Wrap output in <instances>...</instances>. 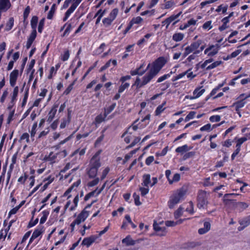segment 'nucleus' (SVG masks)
Instances as JSON below:
<instances>
[{"mask_svg":"<svg viewBox=\"0 0 250 250\" xmlns=\"http://www.w3.org/2000/svg\"><path fill=\"white\" fill-rule=\"evenodd\" d=\"M166 63L164 58L160 57L153 62L148 72L142 78L143 85L147 84L155 77Z\"/></svg>","mask_w":250,"mask_h":250,"instance_id":"obj_1","label":"nucleus"},{"mask_svg":"<svg viewBox=\"0 0 250 250\" xmlns=\"http://www.w3.org/2000/svg\"><path fill=\"white\" fill-rule=\"evenodd\" d=\"M209 193L206 191L200 190L197 195V207L199 209L206 208L208 204V197Z\"/></svg>","mask_w":250,"mask_h":250,"instance_id":"obj_2","label":"nucleus"},{"mask_svg":"<svg viewBox=\"0 0 250 250\" xmlns=\"http://www.w3.org/2000/svg\"><path fill=\"white\" fill-rule=\"evenodd\" d=\"M186 194V191L181 188L174 193L170 197V199L168 202V207L170 208H173L175 205L178 204L181 200L183 199Z\"/></svg>","mask_w":250,"mask_h":250,"instance_id":"obj_3","label":"nucleus"},{"mask_svg":"<svg viewBox=\"0 0 250 250\" xmlns=\"http://www.w3.org/2000/svg\"><path fill=\"white\" fill-rule=\"evenodd\" d=\"M100 152L96 153L91 159L89 166L91 167L98 169L101 167L100 158L98 157Z\"/></svg>","mask_w":250,"mask_h":250,"instance_id":"obj_4","label":"nucleus"},{"mask_svg":"<svg viewBox=\"0 0 250 250\" xmlns=\"http://www.w3.org/2000/svg\"><path fill=\"white\" fill-rule=\"evenodd\" d=\"M202 43V41L200 40H198L196 42H194L191 43L189 46L186 47L185 50H186L189 54L197 51V49L199 47L200 45Z\"/></svg>","mask_w":250,"mask_h":250,"instance_id":"obj_5","label":"nucleus"},{"mask_svg":"<svg viewBox=\"0 0 250 250\" xmlns=\"http://www.w3.org/2000/svg\"><path fill=\"white\" fill-rule=\"evenodd\" d=\"M88 212L85 209H83L78 216L77 218L75 219L77 222V225L80 224L82 222H84L85 220L88 216Z\"/></svg>","mask_w":250,"mask_h":250,"instance_id":"obj_6","label":"nucleus"},{"mask_svg":"<svg viewBox=\"0 0 250 250\" xmlns=\"http://www.w3.org/2000/svg\"><path fill=\"white\" fill-rule=\"evenodd\" d=\"M19 75V70L15 69L10 74V83L11 86H14L16 84L17 78Z\"/></svg>","mask_w":250,"mask_h":250,"instance_id":"obj_7","label":"nucleus"},{"mask_svg":"<svg viewBox=\"0 0 250 250\" xmlns=\"http://www.w3.org/2000/svg\"><path fill=\"white\" fill-rule=\"evenodd\" d=\"M98 236L91 235L89 237L84 238L82 243V245L89 247L97 239Z\"/></svg>","mask_w":250,"mask_h":250,"instance_id":"obj_8","label":"nucleus"},{"mask_svg":"<svg viewBox=\"0 0 250 250\" xmlns=\"http://www.w3.org/2000/svg\"><path fill=\"white\" fill-rule=\"evenodd\" d=\"M239 223L241 226L243 227L240 228V227L238 228L239 230H242L245 228L247 227L249 225H250V215L244 217V218L240 220L239 221Z\"/></svg>","mask_w":250,"mask_h":250,"instance_id":"obj_9","label":"nucleus"},{"mask_svg":"<svg viewBox=\"0 0 250 250\" xmlns=\"http://www.w3.org/2000/svg\"><path fill=\"white\" fill-rule=\"evenodd\" d=\"M11 6L9 0H0V10L6 11Z\"/></svg>","mask_w":250,"mask_h":250,"instance_id":"obj_10","label":"nucleus"},{"mask_svg":"<svg viewBox=\"0 0 250 250\" xmlns=\"http://www.w3.org/2000/svg\"><path fill=\"white\" fill-rule=\"evenodd\" d=\"M58 105H54L48 114L47 122L50 123L54 119L57 111Z\"/></svg>","mask_w":250,"mask_h":250,"instance_id":"obj_11","label":"nucleus"},{"mask_svg":"<svg viewBox=\"0 0 250 250\" xmlns=\"http://www.w3.org/2000/svg\"><path fill=\"white\" fill-rule=\"evenodd\" d=\"M36 36H37V32H31V33L30 34V35L28 39V40L27 41V43H26V45L27 49L30 48L33 42L35 40Z\"/></svg>","mask_w":250,"mask_h":250,"instance_id":"obj_12","label":"nucleus"},{"mask_svg":"<svg viewBox=\"0 0 250 250\" xmlns=\"http://www.w3.org/2000/svg\"><path fill=\"white\" fill-rule=\"evenodd\" d=\"M153 228L154 230L156 231H162L161 233L158 234L159 236H162L166 235V231L165 227H161L158 224H157L156 222H154L153 224Z\"/></svg>","mask_w":250,"mask_h":250,"instance_id":"obj_13","label":"nucleus"},{"mask_svg":"<svg viewBox=\"0 0 250 250\" xmlns=\"http://www.w3.org/2000/svg\"><path fill=\"white\" fill-rule=\"evenodd\" d=\"M151 180H150V175L149 174H145L143 176V182L142 185L146 187H148V186H150Z\"/></svg>","mask_w":250,"mask_h":250,"instance_id":"obj_14","label":"nucleus"},{"mask_svg":"<svg viewBox=\"0 0 250 250\" xmlns=\"http://www.w3.org/2000/svg\"><path fill=\"white\" fill-rule=\"evenodd\" d=\"M77 6H76L75 4L73 3L71 5L70 8L67 10V11L65 13L64 17L63 18V21H65L68 17L70 16L71 13H72L76 9Z\"/></svg>","mask_w":250,"mask_h":250,"instance_id":"obj_15","label":"nucleus"},{"mask_svg":"<svg viewBox=\"0 0 250 250\" xmlns=\"http://www.w3.org/2000/svg\"><path fill=\"white\" fill-rule=\"evenodd\" d=\"M201 245V243L199 242H196V241L188 242L185 244V248L188 250H190V249H194L197 247L200 246Z\"/></svg>","mask_w":250,"mask_h":250,"instance_id":"obj_16","label":"nucleus"},{"mask_svg":"<svg viewBox=\"0 0 250 250\" xmlns=\"http://www.w3.org/2000/svg\"><path fill=\"white\" fill-rule=\"evenodd\" d=\"M122 242L127 246H133L136 243V241L133 240L130 235H127L125 238L122 240Z\"/></svg>","mask_w":250,"mask_h":250,"instance_id":"obj_17","label":"nucleus"},{"mask_svg":"<svg viewBox=\"0 0 250 250\" xmlns=\"http://www.w3.org/2000/svg\"><path fill=\"white\" fill-rule=\"evenodd\" d=\"M235 204L236 208L240 212L243 211L249 207L248 204L245 202H240L236 203Z\"/></svg>","mask_w":250,"mask_h":250,"instance_id":"obj_18","label":"nucleus"},{"mask_svg":"<svg viewBox=\"0 0 250 250\" xmlns=\"http://www.w3.org/2000/svg\"><path fill=\"white\" fill-rule=\"evenodd\" d=\"M38 21V18L37 16H34L32 18V19L31 20V26L33 29L32 32H37L36 27H37Z\"/></svg>","mask_w":250,"mask_h":250,"instance_id":"obj_19","label":"nucleus"},{"mask_svg":"<svg viewBox=\"0 0 250 250\" xmlns=\"http://www.w3.org/2000/svg\"><path fill=\"white\" fill-rule=\"evenodd\" d=\"M43 227L41 226L39 228L36 229L32 236V238H37L38 237H39L43 232Z\"/></svg>","mask_w":250,"mask_h":250,"instance_id":"obj_20","label":"nucleus"},{"mask_svg":"<svg viewBox=\"0 0 250 250\" xmlns=\"http://www.w3.org/2000/svg\"><path fill=\"white\" fill-rule=\"evenodd\" d=\"M245 104L246 102H244L243 99L234 103L232 106H235L236 111L238 112L239 111V109L243 107Z\"/></svg>","mask_w":250,"mask_h":250,"instance_id":"obj_21","label":"nucleus"},{"mask_svg":"<svg viewBox=\"0 0 250 250\" xmlns=\"http://www.w3.org/2000/svg\"><path fill=\"white\" fill-rule=\"evenodd\" d=\"M190 148L188 147L187 145H185L182 146L177 147L175 151L177 153H183L189 150Z\"/></svg>","mask_w":250,"mask_h":250,"instance_id":"obj_22","label":"nucleus"},{"mask_svg":"<svg viewBox=\"0 0 250 250\" xmlns=\"http://www.w3.org/2000/svg\"><path fill=\"white\" fill-rule=\"evenodd\" d=\"M97 171L98 169L90 167V169L88 170L87 174L90 178H93L97 175Z\"/></svg>","mask_w":250,"mask_h":250,"instance_id":"obj_23","label":"nucleus"},{"mask_svg":"<svg viewBox=\"0 0 250 250\" xmlns=\"http://www.w3.org/2000/svg\"><path fill=\"white\" fill-rule=\"evenodd\" d=\"M184 34L182 33H175L172 36V39L175 42H180L184 38Z\"/></svg>","mask_w":250,"mask_h":250,"instance_id":"obj_24","label":"nucleus"},{"mask_svg":"<svg viewBox=\"0 0 250 250\" xmlns=\"http://www.w3.org/2000/svg\"><path fill=\"white\" fill-rule=\"evenodd\" d=\"M166 102H164L162 104L159 105L155 110V115L156 116L160 114L165 109L164 106L166 104Z\"/></svg>","mask_w":250,"mask_h":250,"instance_id":"obj_25","label":"nucleus"},{"mask_svg":"<svg viewBox=\"0 0 250 250\" xmlns=\"http://www.w3.org/2000/svg\"><path fill=\"white\" fill-rule=\"evenodd\" d=\"M205 91L204 89L200 90V88H196L193 91V95L195 98H198L201 96Z\"/></svg>","mask_w":250,"mask_h":250,"instance_id":"obj_26","label":"nucleus"},{"mask_svg":"<svg viewBox=\"0 0 250 250\" xmlns=\"http://www.w3.org/2000/svg\"><path fill=\"white\" fill-rule=\"evenodd\" d=\"M116 104L114 103L110 106L106 108H104V116H107L110 113H111L116 106Z\"/></svg>","mask_w":250,"mask_h":250,"instance_id":"obj_27","label":"nucleus"},{"mask_svg":"<svg viewBox=\"0 0 250 250\" xmlns=\"http://www.w3.org/2000/svg\"><path fill=\"white\" fill-rule=\"evenodd\" d=\"M14 20L13 18H10L9 19V21L6 25L5 30L9 31L12 29L14 25Z\"/></svg>","mask_w":250,"mask_h":250,"instance_id":"obj_28","label":"nucleus"},{"mask_svg":"<svg viewBox=\"0 0 250 250\" xmlns=\"http://www.w3.org/2000/svg\"><path fill=\"white\" fill-rule=\"evenodd\" d=\"M106 117V116H104V115L101 114L96 117L95 121L96 124H100L104 121Z\"/></svg>","mask_w":250,"mask_h":250,"instance_id":"obj_29","label":"nucleus"},{"mask_svg":"<svg viewBox=\"0 0 250 250\" xmlns=\"http://www.w3.org/2000/svg\"><path fill=\"white\" fill-rule=\"evenodd\" d=\"M42 216L40 219V224H43L46 220L48 215H49V211L47 210H44L42 212Z\"/></svg>","mask_w":250,"mask_h":250,"instance_id":"obj_30","label":"nucleus"},{"mask_svg":"<svg viewBox=\"0 0 250 250\" xmlns=\"http://www.w3.org/2000/svg\"><path fill=\"white\" fill-rule=\"evenodd\" d=\"M118 13V10L117 8H115L113 9L111 12H110L108 18L111 19L113 21L115 20L116 18L117 14Z\"/></svg>","mask_w":250,"mask_h":250,"instance_id":"obj_31","label":"nucleus"},{"mask_svg":"<svg viewBox=\"0 0 250 250\" xmlns=\"http://www.w3.org/2000/svg\"><path fill=\"white\" fill-rule=\"evenodd\" d=\"M58 154V153H56V154H53V153L52 152H51L48 156L46 157V160L48 161H50L52 163L55 162V160L57 158V155Z\"/></svg>","mask_w":250,"mask_h":250,"instance_id":"obj_32","label":"nucleus"},{"mask_svg":"<svg viewBox=\"0 0 250 250\" xmlns=\"http://www.w3.org/2000/svg\"><path fill=\"white\" fill-rule=\"evenodd\" d=\"M70 121V117L69 116V115H68L67 119H65V118H63L62 119V121L60 125V128H65V126H66V125L69 123Z\"/></svg>","mask_w":250,"mask_h":250,"instance_id":"obj_33","label":"nucleus"},{"mask_svg":"<svg viewBox=\"0 0 250 250\" xmlns=\"http://www.w3.org/2000/svg\"><path fill=\"white\" fill-rule=\"evenodd\" d=\"M222 63V61H216L214 62H213L212 63H211V64H210L209 65H208V66H207V67L206 68V69L207 70H210V69H213L217 66H218V65H219L220 64H221Z\"/></svg>","mask_w":250,"mask_h":250,"instance_id":"obj_34","label":"nucleus"},{"mask_svg":"<svg viewBox=\"0 0 250 250\" xmlns=\"http://www.w3.org/2000/svg\"><path fill=\"white\" fill-rule=\"evenodd\" d=\"M143 21V19L141 17H137L136 18H133L130 22L132 24H139L141 23Z\"/></svg>","mask_w":250,"mask_h":250,"instance_id":"obj_35","label":"nucleus"},{"mask_svg":"<svg viewBox=\"0 0 250 250\" xmlns=\"http://www.w3.org/2000/svg\"><path fill=\"white\" fill-rule=\"evenodd\" d=\"M180 175L178 173L174 175L172 180L168 179V182L170 184H172L173 182H178L180 180Z\"/></svg>","mask_w":250,"mask_h":250,"instance_id":"obj_36","label":"nucleus"},{"mask_svg":"<svg viewBox=\"0 0 250 250\" xmlns=\"http://www.w3.org/2000/svg\"><path fill=\"white\" fill-rule=\"evenodd\" d=\"M139 190L141 192V194L142 196H145L149 192V188L148 187H140Z\"/></svg>","mask_w":250,"mask_h":250,"instance_id":"obj_37","label":"nucleus"},{"mask_svg":"<svg viewBox=\"0 0 250 250\" xmlns=\"http://www.w3.org/2000/svg\"><path fill=\"white\" fill-rule=\"evenodd\" d=\"M129 86V83H122L121 86L119 87L118 92L119 93H122L126 88H127Z\"/></svg>","mask_w":250,"mask_h":250,"instance_id":"obj_38","label":"nucleus"},{"mask_svg":"<svg viewBox=\"0 0 250 250\" xmlns=\"http://www.w3.org/2000/svg\"><path fill=\"white\" fill-rule=\"evenodd\" d=\"M18 92H19L18 86L15 87L14 90H13L12 97V100H11L12 103H13L15 101V100H16V99L17 97L18 94Z\"/></svg>","mask_w":250,"mask_h":250,"instance_id":"obj_39","label":"nucleus"},{"mask_svg":"<svg viewBox=\"0 0 250 250\" xmlns=\"http://www.w3.org/2000/svg\"><path fill=\"white\" fill-rule=\"evenodd\" d=\"M55 4H54L51 8V9L49 11V13L47 15V19H52L53 17L54 14L55 13Z\"/></svg>","mask_w":250,"mask_h":250,"instance_id":"obj_40","label":"nucleus"},{"mask_svg":"<svg viewBox=\"0 0 250 250\" xmlns=\"http://www.w3.org/2000/svg\"><path fill=\"white\" fill-rule=\"evenodd\" d=\"M172 73V72H170V73L169 74H165L164 75H163V76H161L160 77V78H158V79L157 80V83H161V82H162L163 81H164V80H166L167 78H169L171 76V74Z\"/></svg>","mask_w":250,"mask_h":250,"instance_id":"obj_41","label":"nucleus"},{"mask_svg":"<svg viewBox=\"0 0 250 250\" xmlns=\"http://www.w3.org/2000/svg\"><path fill=\"white\" fill-rule=\"evenodd\" d=\"M44 22H45V19L44 18L42 19L40 21L39 24V26H38V32L39 33H41L42 32V29L43 28L44 25Z\"/></svg>","mask_w":250,"mask_h":250,"instance_id":"obj_42","label":"nucleus"},{"mask_svg":"<svg viewBox=\"0 0 250 250\" xmlns=\"http://www.w3.org/2000/svg\"><path fill=\"white\" fill-rule=\"evenodd\" d=\"M112 21H113L108 17L104 18L103 20V22L105 27H108L110 25Z\"/></svg>","mask_w":250,"mask_h":250,"instance_id":"obj_43","label":"nucleus"},{"mask_svg":"<svg viewBox=\"0 0 250 250\" xmlns=\"http://www.w3.org/2000/svg\"><path fill=\"white\" fill-rule=\"evenodd\" d=\"M183 208L180 207L174 213V216L176 218H179L182 215Z\"/></svg>","mask_w":250,"mask_h":250,"instance_id":"obj_44","label":"nucleus"},{"mask_svg":"<svg viewBox=\"0 0 250 250\" xmlns=\"http://www.w3.org/2000/svg\"><path fill=\"white\" fill-rule=\"evenodd\" d=\"M97 190L98 188H97L95 190L87 194L84 197V200L87 201L90 198H91L92 196H93L96 193H97Z\"/></svg>","mask_w":250,"mask_h":250,"instance_id":"obj_45","label":"nucleus"},{"mask_svg":"<svg viewBox=\"0 0 250 250\" xmlns=\"http://www.w3.org/2000/svg\"><path fill=\"white\" fill-rule=\"evenodd\" d=\"M133 197L134 198L135 204L136 206H140L141 204V203L139 201V199H140L139 195L137 194L136 193H134L133 195Z\"/></svg>","mask_w":250,"mask_h":250,"instance_id":"obj_46","label":"nucleus"},{"mask_svg":"<svg viewBox=\"0 0 250 250\" xmlns=\"http://www.w3.org/2000/svg\"><path fill=\"white\" fill-rule=\"evenodd\" d=\"M190 71V70H188L183 73H182L181 74H179V75H178L177 76H176L175 77H174L173 79H172V81H177L182 78H183L184 76H185L186 75H187V74H188V72H189Z\"/></svg>","mask_w":250,"mask_h":250,"instance_id":"obj_47","label":"nucleus"},{"mask_svg":"<svg viewBox=\"0 0 250 250\" xmlns=\"http://www.w3.org/2000/svg\"><path fill=\"white\" fill-rule=\"evenodd\" d=\"M81 181L80 180H78L77 182L74 183L73 185L71 186L70 188H69L67 190L66 192H70L71 190L74 188H77L79 186V185L80 184Z\"/></svg>","mask_w":250,"mask_h":250,"instance_id":"obj_48","label":"nucleus"},{"mask_svg":"<svg viewBox=\"0 0 250 250\" xmlns=\"http://www.w3.org/2000/svg\"><path fill=\"white\" fill-rule=\"evenodd\" d=\"M221 120V117L219 115L212 116L209 118V120L211 122H217Z\"/></svg>","mask_w":250,"mask_h":250,"instance_id":"obj_49","label":"nucleus"},{"mask_svg":"<svg viewBox=\"0 0 250 250\" xmlns=\"http://www.w3.org/2000/svg\"><path fill=\"white\" fill-rule=\"evenodd\" d=\"M196 114V112L195 111H190L188 114V115L186 116V118H185V121L186 122H188V121L189 120L193 118V117H194L195 115Z\"/></svg>","mask_w":250,"mask_h":250,"instance_id":"obj_50","label":"nucleus"},{"mask_svg":"<svg viewBox=\"0 0 250 250\" xmlns=\"http://www.w3.org/2000/svg\"><path fill=\"white\" fill-rule=\"evenodd\" d=\"M134 85H136L138 88H141L144 86L143 85V80L141 81L139 77L136 78Z\"/></svg>","mask_w":250,"mask_h":250,"instance_id":"obj_51","label":"nucleus"},{"mask_svg":"<svg viewBox=\"0 0 250 250\" xmlns=\"http://www.w3.org/2000/svg\"><path fill=\"white\" fill-rule=\"evenodd\" d=\"M200 52V51H199V50L195 51V52H194V53L190 55L187 58V60L189 62H191L192 60L195 59V58H196V54L199 53Z\"/></svg>","mask_w":250,"mask_h":250,"instance_id":"obj_52","label":"nucleus"},{"mask_svg":"<svg viewBox=\"0 0 250 250\" xmlns=\"http://www.w3.org/2000/svg\"><path fill=\"white\" fill-rule=\"evenodd\" d=\"M228 9V6L226 5L224 7H222V5H220L219 6H218L217 8L216 9V11L217 12H220L221 10H222V13L223 14L227 12Z\"/></svg>","mask_w":250,"mask_h":250,"instance_id":"obj_53","label":"nucleus"},{"mask_svg":"<svg viewBox=\"0 0 250 250\" xmlns=\"http://www.w3.org/2000/svg\"><path fill=\"white\" fill-rule=\"evenodd\" d=\"M78 201H79V195H77L75 196V197L74 198V200H73L74 206L71 207V208H70V211L73 210L75 209V208L77 206Z\"/></svg>","mask_w":250,"mask_h":250,"instance_id":"obj_54","label":"nucleus"},{"mask_svg":"<svg viewBox=\"0 0 250 250\" xmlns=\"http://www.w3.org/2000/svg\"><path fill=\"white\" fill-rule=\"evenodd\" d=\"M77 81V79H76L75 80H74L73 81V82L71 84H70L68 87L66 88V89L65 90V91L64 92V93L66 95H67L71 91V90L73 88V85L75 84V82H76Z\"/></svg>","mask_w":250,"mask_h":250,"instance_id":"obj_55","label":"nucleus"},{"mask_svg":"<svg viewBox=\"0 0 250 250\" xmlns=\"http://www.w3.org/2000/svg\"><path fill=\"white\" fill-rule=\"evenodd\" d=\"M30 6H26V7L25 8V9L24 11V12H23V18H24V20H25L27 18V17L29 14V13H30Z\"/></svg>","mask_w":250,"mask_h":250,"instance_id":"obj_56","label":"nucleus"},{"mask_svg":"<svg viewBox=\"0 0 250 250\" xmlns=\"http://www.w3.org/2000/svg\"><path fill=\"white\" fill-rule=\"evenodd\" d=\"M174 5V2L172 1V0H168L166 1L165 5V9H169L171 7H172Z\"/></svg>","mask_w":250,"mask_h":250,"instance_id":"obj_57","label":"nucleus"},{"mask_svg":"<svg viewBox=\"0 0 250 250\" xmlns=\"http://www.w3.org/2000/svg\"><path fill=\"white\" fill-rule=\"evenodd\" d=\"M211 130V125L210 124H208L204 126H202L200 128V130L201 131H210Z\"/></svg>","mask_w":250,"mask_h":250,"instance_id":"obj_58","label":"nucleus"},{"mask_svg":"<svg viewBox=\"0 0 250 250\" xmlns=\"http://www.w3.org/2000/svg\"><path fill=\"white\" fill-rule=\"evenodd\" d=\"M99 182V179L98 178H97L95 179L94 180H92V181L89 182L88 183V186L89 187H93L98 184Z\"/></svg>","mask_w":250,"mask_h":250,"instance_id":"obj_59","label":"nucleus"},{"mask_svg":"<svg viewBox=\"0 0 250 250\" xmlns=\"http://www.w3.org/2000/svg\"><path fill=\"white\" fill-rule=\"evenodd\" d=\"M28 90H29V89H27L25 92L24 98L23 99L22 104H21L22 106H24L26 103L27 99L28 98Z\"/></svg>","mask_w":250,"mask_h":250,"instance_id":"obj_60","label":"nucleus"},{"mask_svg":"<svg viewBox=\"0 0 250 250\" xmlns=\"http://www.w3.org/2000/svg\"><path fill=\"white\" fill-rule=\"evenodd\" d=\"M37 127V123L35 122L34 123V124L32 126V129H31V131L30 132L31 137H34L35 136V135L36 134V129Z\"/></svg>","mask_w":250,"mask_h":250,"instance_id":"obj_61","label":"nucleus"},{"mask_svg":"<svg viewBox=\"0 0 250 250\" xmlns=\"http://www.w3.org/2000/svg\"><path fill=\"white\" fill-rule=\"evenodd\" d=\"M71 29H72L71 24V23L67 24V26L66 28L65 29L64 32L62 36L64 37V36L68 35Z\"/></svg>","mask_w":250,"mask_h":250,"instance_id":"obj_62","label":"nucleus"},{"mask_svg":"<svg viewBox=\"0 0 250 250\" xmlns=\"http://www.w3.org/2000/svg\"><path fill=\"white\" fill-rule=\"evenodd\" d=\"M211 21H208L206 22L203 25V28L205 29H210L212 28Z\"/></svg>","mask_w":250,"mask_h":250,"instance_id":"obj_63","label":"nucleus"},{"mask_svg":"<svg viewBox=\"0 0 250 250\" xmlns=\"http://www.w3.org/2000/svg\"><path fill=\"white\" fill-rule=\"evenodd\" d=\"M154 160L153 156H151L147 157L146 160V164L147 166H149L151 163Z\"/></svg>","mask_w":250,"mask_h":250,"instance_id":"obj_64","label":"nucleus"}]
</instances>
